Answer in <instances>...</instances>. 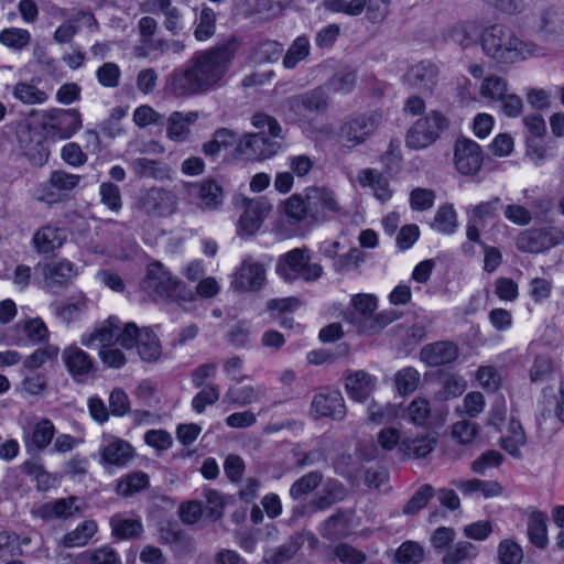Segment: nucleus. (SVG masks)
<instances>
[{
  "mask_svg": "<svg viewBox=\"0 0 564 564\" xmlns=\"http://www.w3.org/2000/svg\"><path fill=\"white\" fill-rule=\"evenodd\" d=\"M55 435V426L48 419L42 417L30 425L29 430L24 431L23 442L26 448L43 451L52 442Z\"/></svg>",
  "mask_w": 564,
  "mask_h": 564,
  "instance_id": "29",
  "label": "nucleus"
},
{
  "mask_svg": "<svg viewBox=\"0 0 564 564\" xmlns=\"http://www.w3.org/2000/svg\"><path fill=\"white\" fill-rule=\"evenodd\" d=\"M80 181V176L65 171H54L50 178L42 185L40 200L47 203L56 202L62 195L75 188Z\"/></svg>",
  "mask_w": 564,
  "mask_h": 564,
  "instance_id": "22",
  "label": "nucleus"
},
{
  "mask_svg": "<svg viewBox=\"0 0 564 564\" xmlns=\"http://www.w3.org/2000/svg\"><path fill=\"white\" fill-rule=\"evenodd\" d=\"M402 416L416 426H424L431 416L430 401L422 397H416L404 409Z\"/></svg>",
  "mask_w": 564,
  "mask_h": 564,
  "instance_id": "43",
  "label": "nucleus"
},
{
  "mask_svg": "<svg viewBox=\"0 0 564 564\" xmlns=\"http://www.w3.org/2000/svg\"><path fill=\"white\" fill-rule=\"evenodd\" d=\"M265 282V269L263 264L248 258L242 261L235 272L231 286L241 292L259 290Z\"/></svg>",
  "mask_w": 564,
  "mask_h": 564,
  "instance_id": "19",
  "label": "nucleus"
},
{
  "mask_svg": "<svg viewBox=\"0 0 564 564\" xmlns=\"http://www.w3.org/2000/svg\"><path fill=\"white\" fill-rule=\"evenodd\" d=\"M84 557L87 564H121L117 551L108 545L89 551Z\"/></svg>",
  "mask_w": 564,
  "mask_h": 564,
  "instance_id": "64",
  "label": "nucleus"
},
{
  "mask_svg": "<svg viewBox=\"0 0 564 564\" xmlns=\"http://www.w3.org/2000/svg\"><path fill=\"white\" fill-rule=\"evenodd\" d=\"M351 306L352 311L347 314L346 319L362 335H375L395 318L392 312L376 313L377 297L372 294L354 295Z\"/></svg>",
  "mask_w": 564,
  "mask_h": 564,
  "instance_id": "3",
  "label": "nucleus"
},
{
  "mask_svg": "<svg viewBox=\"0 0 564 564\" xmlns=\"http://www.w3.org/2000/svg\"><path fill=\"white\" fill-rule=\"evenodd\" d=\"M149 486V476L143 471H133L123 477L116 491L122 497H130Z\"/></svg>",
  "mask_w": 564,
  "mask_h": 564,
  "instance_id": "45",
  "label": "nucleus"
},
{
  "mask_svg": "<svg viewBox=\"0 0 564 564\" xmlns=\"http://www.w3.org/2000/svg\"><path fill=\"white\" fill-rule=\"evenodd\" d=\"M501 208V199L499 197H494L488 202H482L478 205L473 206L467 215L474 221L480 223L484 225L486 219H492L497 217L499 209Z\"/></svg>",
  "mask_w": 564,
  "mask_h": 564,
  "instance_id": "56",
  "label": "nucleus"
},
{
  "mask_svg": "<svg viewBox=\"0 0 564 564\" xmlns=\"http://www.w3.org/2000/svg\"><path fill=\"white\" fill-rule=\"evenodd\" d=\"M122 348H135L140 359L145 362H156L162 356V346L155 333L148 327L139 328L134 323L126 324Z\"/></svg>",
  "mask_w": 564,
  "mask_h": 564,
  "instance_id": "10",
  "label": "nucleus"
},
{
  "mask_svg": "<svg viewBox=\"0 0 564 564\" xmlns=\"http://www.w3.org/2000/svg\"><path fill=\"white\" fill-rule=\"evenodd\" d=\"M459 356L458 346L448 340H440L423 346L420 350L421 360L430 367H438L454 362Z\"/></svg>",
  "mask_w": 564,
  "mask_h": 564,
  "instance_id": "23",
  "label": "nucleus"
},
{
  "mask_svg": "<svg viewBox=\"0 0 564 564\" xmlns=\"http://www.w3.org/2000/svg\"><path fill=\"white\" fill-rule=\"evenodd\" d=\"M198 119V112L189 111L183 113L174 111L170 115L166 121V135L174 142H184L189 138L191 124L195 123Z\"/></svg>",
  "mask_w": 564,
  "mask_h": 564,
  "instance_id": "31",
  "label": "nucleus"
},
{
  "mask_svg": "<svg viewBox=\"0 0 564 564\" xmlns=\"http://www.w3.org/2000/svg\"><path fill=\"white\" fill-rule=\"evenodd\" d=\"M400 415V408L392 403L371 402L368 406V419L376 424L390 423Z\"/></svg>",
  "mask_w": 564,
  "mask_h": 564,
  "instance_id": "53",
  "label": "nucleus"
},
{
  "mask_svg": "<svg viewBox=\"0 0 564 564\" xmlns=\"http://www.w3.org/2000/svg\"><path fill=\"white\" fill-rule=\"evenodd\" d=\"M323 475L319 471H311L299 478L290 488V496L299 500L313 492L322 482Z\"/></svg>",
  "mask_w": 564,
  "mask_h": 564,
  "instance_id": "46",
  "label": "nucleus"
},
{
  "mask_svg": "<svg viewBox=\"0 0 564 564\" xmlns=\"http://www.w3.org/2000/svg\"><path fill=\"white\" fill-rule=\"evenodd\" d=\"M100 463L104 466L124 467L134 457L132 445L119 437L104 436V444L99 448Z\"/></svg>",
  "mask_w": 564,
  "mask_h": 564,
  "instance_id": "18",
  "label": "nucleus"
},
{
  "mask_svg": "<svg viewBox=\"0 0 564 564\" xmlns=\"http://www.w3.org/2000/svg\"><path fill=\"white\" fill-rule=\"evenodd\" d=\"M165 91L176 98L205 93L188 62L184 67L175 68L166 77Z\"/></svg>",
  "mask_w": 564,
  "mask_h": 564,
  "instance_id": "14",
  "label": "nucleus"
},
{
  "mask_svg": "<svg viewBox=\"0 0 564 564\" xmlns=\"http://www.w3.org/2000/svg\"><path fill=\"white\" fill-rule=\"evenodd\" d=\"M377 379L370 373L358 370L346 378L348 397L356 402H365L376 389Z\"/></svg>",
  "mask_w": 564,
  "mask_h": 564,
  "instance_id": "30",
  "label": "nucleus"
},
{
  "mask_svg": "<svg viewBox=\"0 0 564 564\" xmlns=\"http://www.w3.org/2000/svg\"><path fill=\"white\" fill-rule=\"evenodd\" d=\"M220 397V390L217 384H206L192 400V406L197 413L204 412L207 405L215 404Z\"/></svg>",
  "mask_w": 564,
  "mask_h": 564,
  "instance_id": "60",
  "label": "nucleus"
},
{
  "mask_svg": "<svg viewBox=\"0 0 564 564\" xmlns=\"http://www.w3.org/2000/svg\"><path fill=\"white\" fill-rule=\"evenodd\" d=\"M478 554L477 547L467 541H460L449 547L442 558L443 564H462L474 560Z\"/></svg>",
  "mask_w": 564,
  "mask_h": 564,
  "instance_id": "48",
  "label": "nucleus"
},
{
  "mask_svg": "<svg viewBox=\"0 0 564 564\" xmlns=\"http://www.w3.org/2000/svg\"><path fill=\"white\" fill-rule=\"evenodd\" d=\"M481 46L487 56L499 64H513L540 54V47L520 39L509 26L495 24L481 34Z\"/></svg>",
  "mask_w": 564,
  "mask_h": 564,
  "instance_id": "1",
  "label": "nucleus"
},
{
  "mask_svg": "<svg viewBox=\"0 0 564 564\" xmlns=\"http://www.w3.org/2000/svg\"><path fill=\"white\" fill-rule=\"evenodd\" d=\"M12 94L15 99L26 105L43 104L47 100V94L45 91L25 82L15 84Z\"/></svg>",
  "mask_w": 564,
  "mask_h": 564,
  "instance_id": "49",
  "label": "nucleus"
},
{
  "mask_svg": "<svg viewBox=\"0 0 564 564\" xmlns=\"http://www.w3.org/2000/svg\"><path fill=\"white\" fill-rule=\"evenodd\" d=\"M528 535L533 545L544 549L547 544L546 516L541 511H533L528 521Z\"/></svg>",
  "mask_w": 564,
  "mask_h": 564,
  "instance_id": "41",
  "label": "nucleus"
},
{
  "mask_svg": "<svg viewBox=\"0 0 564 564\" xmlns=\"http://www.w3.org/2000/svg\"><path fill=\"white\" fill-rule=\"evenodd\" d=\"M112 534L121 540L139 538L143 527L140 520L115 514L110 519Z\"/></svg>",
  "mask_w": 564,
  "mask_h": 564,
  "instance_id": "37",
  "label": "nucleus"
},
{
  "mask_svg": "<svg viewBox=\"0 0 564 564\" xmlns=\"http://www.w3.org/2000/svg\"><path fill=\"white\" fill-rule=\"evenodd\" d=\"M63 361L70 376L78 382L95 373V364L90 356L79 347L72 345L62 352Z\"/></svg>",
  "mask_w": 564,
  "mask_h": 564,
  "instance_id": "20",
  "label": "nucleus"
},
{
  "mask_svg": "<svg viewBox=\"0 0 564 564\" xmlns=\"http://www.w3.org/2000/svg\"><path fill=\"white\" fill-rule=\"evenodd\" d=\"M98 83L105 88H116L120 84V67L112 62L102 64L96 72Z\"/></svg>",
  "mask_w": 564,
  "mask_h": 564,
  "instance_id": "62",
  "label": "nucleus"
},
{
  "mask_svg": "<svg viewBox=\"0 0 564 564\" xmlns=\"http://www.w3.org/2000/svg\"><path fill=\"white\" fill-rule=\"evenodd\" d=\"M58 352L59 349L55 345H46L37 348L23 360V368L30 371L39 369L45 364L56 360Z\"/></svg>",
  "mask_w": 564,
  "mask_h": 564,
  "instance_id": "51",
  "label": "nucleus"
},
{
  "mask_svg": "<svg viewBox=\"0 0 564 564\" xmlns=\"http://www.w3.org/2000/svg\"><path fill=\"white\" fill-rule=\"evenodd\" d=\"M464 496L480 495L484 498H494L502 494V486L496 480L456 479L452 481Z\"/></svg>",
  "mask_w": 564,
  "mask_h": 564,
  "instance_id": "32",
  "label": "nucleus"
},
{
  "mask_svg": "<svg viewBox=\"0 0 564 564\" xmlns=\"http://www.w3.org/2000/svg\"><path fill=\"white\" fill-rule=\"evenodd\" d=\"M186 192L203 212L217 210L224 204V189L212 178L188 183L186 185Z\"/></svg>",
  "mask_w": 564,
  "mask_h": 564,
  "instance_id": "13",
  "label": "nucleus"
},
{
  "mask_svg": "<svg viewBox=\"0 0 564 564\" xmlns=\"http://www.w3.org/2000/svg\"><path fill=\"white\" fill-rule=\"evenodd\" d=\"M310 54V42L305 36L297 37L288 50L283 65L286 68H294L296 64Z\"/></svg>",
  "mask_w": 564,
  "mask_h": 564,
  "instance_id": "59",
  "label": "nucleus"
},
{
  "mask_svg": "<svg viewBox=\"0 0 564 564\" xmlns=\"http://www.w3.org/2000/svg\"><path fill=\"white\" fill-rule=\"evenodd\" d=\"M477 28L473 22L458 21L449 25L444 33L446 40L452 41L462 47H468L474 42Z\"/></svg>",
  "mask_w": 564,
  "mask_h": 564,
  "instance_id": "40",
  "label": "nucleus"
},
{
  "mask_svg": "<svg viewBox=\"0 0 564 564\" xmlns=\"http://www.w3.org/2000/svg\"><path fill=\"white\" fill-rule=\"evenodd\" d=\"M381 122L382 113L379 111L352 117L340 126L337 132V141L344 148L354 149L365 143Z\"/></svg>",
  "mask_w": 564,
  "mask_h": 564,
  "instance_id": "6",
  "label": "nucleus"
},
{
  "mask_svg": "<svg viewBox=\"0 0 564 564\" xmlns=\"http://www.w3.org/2000/svg\"><path fill=\"white\" fill-rule=\"evenodd\" d=\"M311 219L314 225L326 221L340 212V206L333 191L327 187L311 186L304 189Z\"/></svg>",
  "mask_w": 564,
  "mask_h": 564,
  "instance_id": "11",
  "label": "nucleus"
},
{
  "mask_svg": "<svg viewBox=\"0 0 564 564\" xmlns=\"http://www.w3.org/2000/svg\"><path fill=\"white\" fill-rule=\"evenodd\" d=\"M276 273L286 282L302 279L305 282L318 280L323 274V268L318 263L311 262L307 248H295L279 257Z\"/></svg>",
  "mask_w": 564,
  "mask_h": 564,
  "instance_id": "4",
  "label": "nucleus"
},
{
  "mask_svg": "<svg viewBox=\"0 0 564 564\" xmlns=\"http://www.w3.org/2000/svg\"><path fill=\"white\" fill-rule=\"evenodd\" d=\"M448 126L447 118L437 110L417 119L405 135V144L412 150H423L433 144Z\"/></svg>",
  "mask_w": 564,
  "mask_h": 564,
  "instance_id": "5",
  "label": "nucleus"
},
{
  "mask_svg": "<svg viewBox=\"0 0 564 564\" xmlns=\"http://www.w3.org/2000/svg\"><path fill=\"white\" fill-rule=\"evenodd\" d=\"M420 372L412 367H406L399 370L394 375V386L400 395H408L413 393L420 383Z\"/></svg>",
  "mask_w": 564,
  "mask_h": 564,
  "instance_id": "50",
  "label": "nucleus"
},
{
  "mask_svg": "<svg viewBox=\"0 0 564 564\" xmlns=\"http://www.w3.org/2000/svg\"><path fill=\"white\" fill-rule=\"evenodd\" d=\"M498 558L502 564H520L523 558L521 546L512 540H503L498 545Z\"/></svg>",
  "mask_w": 564,
  "mask_h": 564,
  "instance_id": "63",
  "label": "nucleus"
},
{
  "mask_svg": "<svg viewBox=\"0 0 564 564\" xmlns=\"http://www.w3.org/2000/svg\"><path fill=\"white\" fill-rule=\"evenodd\" d=\"M484 156L480 147L473 140L459 139L454 148V163L463 175H474L480 171Z\"/></svg>",
  "mask_w": 564,
  "mask_h": 564,
  "instance_id": "16",
  "label": "nucleus"
},
{
  "mask_svg": "<svg viewBox=\"0 0 564 564\" xmlns=\"http://www.w3.org/2000/svg\"><path fill=\"white\" fill-rule=\"evenodd\" d=\"M432 228L444 235H451L456 230L457 217L452 205L445 204L438 208Z\"/></svg>",
  "mask_w": 564,
  "mask_h": 564,
  "instance_id": "52",
  "label": "nucleus"
},
{
  "mask_svg": "<svg viewBox=\"0 0 564 564\" xmlns=\"http://www.w3.org/2000/svg\"><path fill=\"white\" fill-rule=\"evenodd\" d=\"M66 230L51 224L40 227L32 237L33 249L41 254L54 252L66 241Z\"/></svg>",
  "mask_w": 564,
  "mask_h": 564,
  "instance_id": "26",
  "label": "nucleus"
},
{
  "mask_svg": "<svg viewBox=\"0 0 564 564\" xmlns=\"http://www.w3.org/2000/svg\"><path fill=\"white\" fill-rule=\"evenodd\" d=\"M312 409L321 416L343 420L346 405L341 393L337 390L318 393L312 401Z\"/></svg>",
  "mask_w": 564,
  "mask_h": 564,
  "instance_id": "27",
  "label": "nucleus"
},
{
  "mask_svg": "<svg viewBox=\"0 0 564 564\" xmlns=\"http://www.w3.org/2000/svg\"><path fill=\"white\" fill-rule=\"evenodd\" d=\"M438 69L435 65L421 62L411 66L403 76V82L411 88L432 93L437 83Z\"/></svg>",
  "mask_w": 564,
  "mask_h": 564,
  "instance_id": "25",
  "label": "nucleus"
},
{
  "mask_svg": "<svg viewBox=\"0 0 564 564\" xmlns=\"http://www.w3.org/2000/svg\"><path fill=\"white\" fill-rule=\"evenodd\" d=\"M437 440L433 434H424L416 438L403 440L400 451L414 458H424L434 449Z\"/></svg>",
  "mask_w": 564,
  "mask_h": 564,
  "instance_id": "36",
  "label": "nucleus"
},
{
  "mask_svg": "<svg viewBox=\"0 0 564 564\" xmlns=\"http://www.w3.org/2000/svg\"><path fill=\"white\" fill-rule=\"evenodd\" d=\"M423 560V547L413 541H406L402 543L395 552V561L400 564H417Z\"/></svg>",
  "mask_w": 564,
  "mask_h": 564,
  "instance_id": "58",
  "label": "nucleus"
},
{
  "mask_svg": "<svg viewBox=\"0 0 564 564\" xmlns=\"http://www.w3.org/2000/svg\"><path fill=\"white\" fill-rule=\"evenodd\" d=\"M82 126V116L77 109H53L47 112L45 128L59 139H69Z\"/></svg>",
  "mask_w": 564,
  "mask_h": 564,
  "instance_id": "15",
  "label": "nucleus"
},
{
  "mask_svg": "<svg viewBox=\"0 0 564 564\" xmlns=\"http://www.w3.org/2000/svg\"><path fill=\"white\" fill-rule=\"evenodd\" d=\"M216 13L212 8L204 7L199 13L194 36L198 41H206L215 34Z\"/></svg>",
  "mask_w": 564,
  "mask_h": 564,
  "instance_id": "54",
  "label": "nucleus"
},
{
  "mask_svg": "<svg viewBox=\"0 0 564 564\" xmlns=\"http://www.w3.org/2000/svg\"><path fill=\"white\" fill-rule=\"evenodd\" d=\"M182 282L159 261L148 264L141 289L154 301L173 299L180 293Z\"/></svg>",
  "mask_w": 564,
  "mask_h": 564,
  "instance_id": "8",
  "label": "nucleus"
},
{
  "mask_svg": "<svg viewBox=\"0 0 564 564\" xmlns=\"http://www.w3.org/2000/svg\"><path fill=\"white\" fill-rule=\"evenodd\" d=\"M365 252L358 248H351L347 253L335 259L333 268L337 273H346L358 269L365 262Z\"/></svg>",
  "mask_w": 564,
  "mask_h": 564,
  "instance_id": "57",
  "label": "nucleus"
},
{
  "mask_svg": "<svg viewBox=\"0 0 564 564\" xmlns=\"http://www.w3.org/2000/svg\"><path fill=\"white\" fill-rule=\"evenodd\" d=\"M245 208L243 214L240 216L238 232L239 235L250 236L257 232L268 214L272 209V205L263 197L242 199Z\"/></svg>",
  "mask_w": 564,
  "mask_h": 564,
  "instance_id": "17",
  "label": "nucleus"
},
{
  "mask_svg": "<svg viewBox=\"0 0 564 564\" xmlns=\"http://www.w3.org/2000/svg\"><path fill=\"white\" fill-rule=\"evenodd\" d=\"M76 497L57 499L52 502L41 505L36 510L37 514L44 520L67 519L78 512L80 509L76 505Z\"/></svg>",
  "mask_w": 564,
  "mask_h": 564,
  "instance_id": "34",
  "label": "nucleus"
},
{
  "mask_svg": "<svg viewBox=\"0 0 564 564\" xmlns=\"http://www.w3.org/2000/svg\"><path fill=\"white\" fill-rule=\"evenodd\" d=\"M96 532L97 524L95 521H84L64 536L63 544L66 547L84 546L89 542Z\"/></svg>",
  "mask_w": 564,
  "mask_h": 564,
  "instance_id": "44",
  "label": "nucleus"
},
{
  "mask_svg": "<svg viewBox=\"0 0 564 564\" xmlns=\"http://www.w3.org/2000/svg\"><path fill=\"white\" fill-rule=\"evenodd\" d=\"M517 248L522 252L539 253L544 251L540 229H529L520 232L516 239Z\"/></svg>",
  "mask_w": 564,
  "mask_h": 564,
  "instance_id": "55",
  "label": "nucleus"
},
{
  "mask_svg": "<svg viewBox=\"0 0 564 564\" xmlns=\"http://www.w3.org/2000/svg\"><path fill=\"white\" fill-rule=\"evenodd\" d=\"M509 435L501 440V446L505 451L514 457H520V447L527 442L525 433L518 421L512 420L508 427Z\"/></svg>",
  "mask_w": 564,
  "mask_h": 564,
  "instance_id": "47",
  "label": "nucleus"
},
{
  "mask_svg": "<svg viewBox=\"0 0 564 564\" xmlns=\"http://www.w3.org/2000/svg\"><path fill=\"white\" fill-rule=\"evenodd\" d=\"M434 496V488L431 485L420 487L403 508V513L415 514L422 510Z\"/></svg>",
  "mask_w": 564,
  "mask_h": 564,
  "instance_id": "61",
  "label": "nucleus"
},
{
  "mask_svg": "<svg viewBox=\"0 0 564 564\" xmlns=\"http://www.w3.org/2000/svg\"><path fill=\"white\" fill-rule=\"evenodd\" d=\"M44 288L54 290L67 286L77 275V269L73 262L62 259L51 261L42 267Z\"/></svg>",
  "mask_w": 564,
  "mask_h": 564,
  "instance_id": "21",
  "label": "nucleus"
},
{
  "mask_svg": "<svg viewBox=\"0 0 564 564\" xmlns=\"http://www.w3.org/2000/svg\"><path fill=\"white\" fill-rule=\"evenodd\" d=\"M284 214L292 225L313 226L305 192L293 194L284 202Z\"/></svg>",
  "mask_w": 564,
  "mask_h": 564,
  "instance_id": "33",
  "label": "nucleus"
},
{
  "mask_svg": "<svg viewBox=\"0 0 564 564\" xmlns=\"http://www.w3.org/2000/svg\"><path fill=\"white\" fill-rule=\"evenodd\" d=\"M126 332V324L121 326L119 319L110 317L98 326L89 335L82 337V344L90 347L94 341H98L101 347H110L113 343H118L122 347V337Z\"/></svg>",
  "mask_w": 564,
  "mask_h": 564,
  "instance_id": "24",
  "label": "nucleus"
},
{
  "mask_svg": "<svg viewBox=\"0 0 564 564\" xmlns=\"http://www.w3.org/2000/svg\"><path fill=\"white\" fill-rule=\"evenodd\" d=\"M349 529V517L346 512L338 511L329 517L321 527V534L328 540H337L345 536Z\"/></svg>",
  "mask_w": 564,
  "mask_h": 564,
  "instance_id": "42",
  "label": "nucleus"
},
{
  "mask_svg": "<svg viewBox=\"0 0 564 564\" xmlns=\"http://www.w3.org/2000/svg\"><path fill=\"white\" fill-rule=\"evenodd\" d=\"M238 46L237 39L230 37L226 43L196 53L188 61L205 93L220 85Z\"/></svg>",
  "mask_w": 564,
  "mask_h": 564,
  "instance_id": "2",
  "label": "nucleus"
},
{
  "mask_svg": "<svg viewBox=\"0 0 564 564\" xmlns=\"http://www.w3.org/2000/svg\"><path fill=\"white\" fill-rule=\"evenodd\" d=\"M479 94L489 101L498 102L507 117L516 118L523 110L522 99L509 91L508 82L501 76L495 74L486 76L479 87Z\"/></svg>",
  "mask_w": 564,
  "mask_h": 564,
  "instance_id": "7",
  "label": "nucleus"
},
{
  "mask_svg": "<svg viewBox=\"0 0 564 564\" xmlns=\"http://www.w3.org/2000/svg\"><path fill=\"white\" fill-rule=\"evenodd\" d=\"M131 169L139 177H152L154 180L170 178V167L156 160L139 158L131 162Z\"/></svg>",
  "mask_w": 564,
  "mask_h": 564,
  "instance_id": "35",
  "label": "nucleus"
},
{
  "mask_svg": "<svg viewBox=\"0 0 564 564\" xmlns=\"http://www.w3.org/2000/svg\"><path fill=\"white\" fill-rule=\"evenodd\" d=\"M31 40V33L26 29L11 26L0 31V44L13 52L25 50Z\"/></svg>",
  "mask_w": 564,
  "mask_h": 564,
  "instance_id": "39",
  "label": "nucleus"
},
{
  "mask_svg": "<svg viewBox=\"0 0 564 564\" xmlns=\"http://www.w3.org/2000/svg\"><path fill=\"white\" fill-rule=\"evenodd\" d=\"M285 105L297 117L306 118L310 113L326 107V96L322 89H314L306 94L288 98Z\"/></svg>",
  "mask_w": 564,
  "mask_h": 564,
  "instance_id": "28",
  "label": "nucleus"
},
{
  "mask_svg": "<svg viewBox=\"0 0 564 564\" xmlns=\"http://www.w3.org/2000/svg\"><path fill=\"white\" fill-rule=\"evenodd\" d=\"M177 196L162 187H151L140 193L134 208L149 218L170 217L177 210Z\"/></svg>",
  "mask_w": 564,
  "mask_h": 564,
  "instance_id": "9",
  "label": "nucleus"
},
{
  "mask_svg": "<svg viewBox=\"0 0 564 564\" xmlns=\"http://www.w3.org/2000/svg\"><path fill=\"white\" fill-rule=\"evenodd\" d=\"M265 395V389L260 386H243L229 388L227 392L228 402L240 406L261 401Z\"/></svg>",
  "mask_w": 564,
  "mask_h": 564,
  "instance_id": "38",
  "label": "nucleus"
},
{
  "mask_svg": "<svg viewBox=\"0 0 564 564\" xmlns=\"http://www.w3.org/2000/svg\"><path fill=\"white\" fill-rule=\"evenodd\" d=\"M273 139L267 137L263 131L246 133L237 143L236 151L247 160H267L275 155L281 148V144Z\"/></svg>",
  "mask_w": 564,
  "mask_h": 564,
  "instance_id": "12",
  "label": "nucleus"
}]
</instances>
